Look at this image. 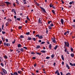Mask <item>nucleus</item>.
<instances>
[{"instance_id":"obj_47","label":"nucleus","mask_w":75,"mask_h":75,"mask_svg":"<svg viewBox=\"0 0 75 75\" xmlns=\"http://www.w3.org/2000/svg\"><path fill=\"white\" fill-rule=\"evenodd\" d=\"M23 48H24L26 50H27V47H23Z\"/></svg>"},{"instance_id":"obj_54","label":"nucleus","mask_w":75,"mask_h":75,"mask_svg":"<svg viewBox=\"0 0 75 75\" xmlns=\"http://www.w3.org/2000/svg\"><path fill=\"white\" fill-rule=\"evenodd\" d=\"M6 42H8V39H6Z\"/></svg>"},{"instance_id":"obj_43","label":"nucleus","mask_w":75,"mask_h":75,"mask_svg":"<svg viewBox=\"0 0 75 75\" xmlns=\"http://www.w3.org/2000/svg\"><path fill=\"white\" fill-rule=\"evenodd\" d=\"M21 28H22V26H20L19 27V29H21Z\"/></svg>"},{"instance_id":"obj_10","label":"nucleus","mask_w":75,"mask_h":75,"mask_svg":"<svg viewBox=\"0 0 75 75\" xmlns=\"http://www.w3.org/2000/svg\"><path fill=\"white\" fill-rule=\"evenodd\" d=\"M41 52H42V53H45L46 52V51L45 50H42L40 51Z\"/></svg>"},{"instance_id":"obj_5","label":"nucleus","mask_w":75,"mask_h":75,"mask_svg":"<svg viewBox=\"0 0 75 75\" xmlns=\"http://www.w3.org/2000/svg\"><path fill=\"white\" fill-rule=\"evenodd\" d=\"M2 70L3 72H4V73H5V74H7V71H6L5 70V69H2Z\"/></svg>"},{"instance_id":"obj_24","label":"nucleus","mask_w":75,"mask_h":75,"mask_svg":"<svg viewBox=\"0 0 75 75\" xmlns=\"http://www.w3.org/2000/svg\"><path fill=\"white\" fill-rule=\"evenodd\" d=\"M7 21H8V22H9V21H10L11 22V21L12 20L11 19H7Z\"/></svg>"},{"instance_id":"obj_60","label":"nucleus","mask_w":75,"mask_h":75,"mask_svg":"<svg viewBox=\"0 0 75 75\" xmlns=\"http://www.w3.org/2000/svg\"><path fill=\"white\" fill-rule=\"evenodd\" d=\"M2 43V41H0V45H1V44Z\"/></svg>"},{"instance_id":"obj_18","label":"nucleus","mask_w":75,"mask_h":75,"mask_svg":"<svg viewBox=\"0 0 75 75\" xmlns=\"http://www.w3.org/2000/svg\"><path fill=\"white\" fill-rule=\"evenodd\" d=\"M48 28H49L50 30H51V29H52V27H51V26L49 25L48 26Z\"/></svg>"},{"instance_id":"obj_7","label":"nucleus","mask_w":75,"mask_h":75,"mask_svg":"<svg viewBox=\"0 0 75 75\" xmlns=\"http://www.w3.org/2000/svg\"><path fill=\"white\" fill-rule=\"evenodd\" d=\"M64 20L63 19H61V22L62 24H64Z\"/></svg>"},{"instance_id":"obj_64","label":"nucleus","mask_w":75,"mask_h":75,"mask_svg":"<svg viewBox=\"0 0 75 75\" xmlns=\"http://www.w3.org/2000/svg\"><path fill=\"white\" fill-rule=\"evenodd\" d=\"M71 2V3L72 4V3H73V4H74V1H72Z\"/></svg>"},{"instance_id":"obj_45","label":"nucleus","mask_w":75,"mask_h":75,"mask_svg":"<svg viewBox=\"0 0 75 75\" xmlns=\"http://www.w3.org/2000/svg\"><path fill=\"white\" fill-rule=\"evenodd\" d=\"M36 5H37L38 6H39V4H38V3H36Z\"/></svg>"},{"instance_id":"obj_57","label":"nucleus","mask_w":75,"mask_h":75,"mask_svg":"<svg viewBox=\"0 0 75 75\" xmlns=\"http://www.w3.org/2000/svg\"><path fill=\"white\" fill-rule=\"evenodd\" d=\"M35 58H36L35 57H32V59H35Z\"/></svg>"},{"instance_id":"obj_23","label":"nucleus","mask_w":75,"mask_h":75,"mask_svg":"<svg viewBox=\"0 0 75 75\" xmlns=\"http://www.w3.org/2000/svg\"><path fill=\"white\" fill-rule=\"evenodd\" d=\"M31 40V38L29 37H28V38L27 39V40Z\"/></svg>"},{"instance_id":"obj_15","label":"nucleus","mask_w":75,"mask_h":75,"mask_svg":"<svg viewBox=\"0 0 75 75\" xmlns=\"http://www.w3.org/2000/svg\"><path fill=\"white\" fill-rule=\"evenodd\" d=\"M1 73L2 75H5V74H6V73H5L3 72H1Z\"/></svg>"},{"instance_id":"obj_48","label":"nucleus","mask_w":75,"mask_h":75,"mask_svg":"<svg viewBox=\"0 0 75 75\" xmlns=\"http://www.w3.org/2000/svg\"><path fill=\"white\" fill-rule=\"evenodd\" d=\"M18 74H21V71H18Z\"/></svg>"},{"instance_id":"obj_22","label":"nucleus","mask_w":75,"mask_h":75,"mask_svg":"<svg viewBox=\"0 0 75 75\" xmlns=\"http://www.w3.org/2000/svg\"><path fill=\"white\" fill-rule=\"evenodd\" d=\"M5 3H6V4H10L9 2L7 1L5 2Z\"/></svg>"},{"instance_id":"obj_50","label":"nucleus","mask_w":75,"mask_h":75,"mask_svg":"<svg viewBox=\"0 0 75 75\" xmlns=\"http://www.w3.org/2000/svg\"><path fill=\"white\" fill-rule=\"evenodd\" d=\"M50 23H51V21H50L49 22H48V23L49 24H50Z\"/></svg>"},{"instance_id":"obj_44","label":"nucleus","mask_w":75,"mask_h":75,"mask_svg":"<svg viewBox=\"0 0 75 75\" xmlns=\"http://www.w3.org/2000/svg\"><path fill=\"white\" fill-rule=\"evenodd\" d=\"M50 57H46V59H50Z\"/></svg>"},{"instance_id":"obj_29","label":"nucleus","mask_w":75,"mask_h":75,"mask_svg":"<svg viewBox=\"0 0 75 75\" xmlns=\"http://www.w3.org/2000/svg\"><path fill=\"white\" fill-rule=\"evenodd\" d=\"M45 42H42L41 43V45H42V44H45Z\"/></svg>"},{"instance_id":"obj_41","label":"nucleus","mask_w":75,"mask_h":75,"mask_svg":"<svg viewBox=\"0 0 75 75\" xmlns=\"http://www.w3.org/2000/svg\"><path fill=\"white\" fill-rule=\"evenodd\" d=\"M20 50L21 51H22V52L24 50H23V48L21 49Z\"/></svg>"},{"instance_id":"obj_19","label":"nucleus","mask_w":75,"mask_h":75,"mask_svg":"<svg viewBox=\"0 0 75 75\" xmlns=\"http://www.w3.org/2000/svg\"><path fill=\"white\" fill-rule=\"evenodd\" d=\"M71 57H74V54L73 53H71Z\"/></svg>"},{"instance_id":"obj_11","label":"nucleus","mask_w":75,"mask_h":75,"mask_svg":"<svg viewBox=\"0 0 75 75\" xmlns=\"http://www.w3.org/2000/svg\"><path fill=\"white\" fill-rule=\"evenodd\" d=\"M58 47V45H56V46L54 47V49L56 50L57 48V47Z\"/></svg>"},{"instance_id":"obj_58","label":"nucleus","mask_w":75,"mask_h":75,"mask_svg":"<svg viewBox=\"0 0 75 75\" xmlns=\"http://www.w3.org/2000/svg\"><path fill=\"white\" fill-rule=\"evenodd\" d=\"M62 64L63 65H64V62H62Z\"/></svg>"},{"instance_id":"obj_62","label":"nucleus","mask_w":75,"mask_h":75,"mask_svg":"<svg viewBox=\"0 0 75 75\" xmlns=\"http://www.w3.org/2000/svg\"><path fill=\"white\" fill-rule=\"evenodd\" d=\"M15 40L14 41L12 42V43L13 44H14L15 43Z\"/></svg>"},{"instance_id":"obj_34","label":"nucleus","mask_w":75,"mask_h":75,"mask_svg":"<svg viewBox=\"0 0 75 75\" xmlns=\"http://www.w3.org/2000/svg\"><path fill=\"white\" fill-rule=\"evenodd\" d=\"M50 26L51 27H53V26H54V24L52 23H51L50 24Z\"/></svg>"},{"instance_id":"obj_12","label":"nucleus","mask_w":75,"mask_h":75,"mask_svg":"<svg viewBox=\"0 0 75 75\" xmlns=\"http://www.w3.org/2000/svg\"><path fill=\"white\" fill-rule=\"evenodd\" d=\"M3 58L1 57H0V62H2L3 61Z\"/></svg>"},{"instance_id":"obj_55","label":"nucleus","mask_w":75,"mask_h":75,"mask_svg":"<svg viewBox=\"0 0 75 75\" xmlns=\"http://www.w3.org/2000/svg\"><path fill=\"white\" fill-rule=\"evenodd\" d=\"M17 20H18V21H19L20 20V18H17Z\"/></svg>"},{"instance_id":"obj_21","label":"nucleus","mask_w":75,"mask_h":75,"mask_svg":"<svg viewBox=\"0 0 75 75\" xmlns=\"http://www.w3.org/2000/svg\"><path fill=\"white\" fill-rule=\"evenodd\" d=\"M26 18L27 20H28V21H30V18H28V16H27Z\"/></svg>"},{"instance_id":"obj_53","label":"nucleus","mask_w":75,"mask_h":75,"mask_svg":"<svg viewBox=\"0 0 75 75\" xmlns=\"http://www.w3.org/2000/svg\"><path fill=\"white\" fill-rule=\"evenodd\" d=\"M51 57H52V58H54V55H52Z\"/></svg>"},{"instance_id":"obj_33","label":"nucleus","mask_w":75,"mask_h":75,"mask_svg":"<svg viewBox=\"0 0 75 75\" xmlns=\"http://www.w3.org/2000/svg\"><path fill=\"white\" fill-rule=\"evenodd\" d=\"M64 44H65L66 46H67V43L66 42H64Z\"/></svg>"},{"instance_id":"obj_30","label":"nucleus","mask_w":75,"mask_h":75,"mask_svg":"<svg viewBox=\"0 0 75 75\" xmlns=\"http://www.w3.org/2000/svg\"><path fill=\"white\" fill-rule=\"evenodd\" d=\"M1 65L2 66V67H4V64H3V63H1Z\"/></svg>"},{"instance_id":"obj_16","label":"nucleus","mask_w":75,"mask_h":75,"mask_svg":"<svg viewBox=\"0 0 75 75\" xmlns=\"http://www.w3.org/2000/svg\"><path fill=\"white\" fill-rule=\"evenodd\" d=\"M66 67L68 69H69V68H70L69 66L68 65V64H66Z\"/></svg>"},{"instance_id":"obj_52","label":"nucleus","mask_w":75,"mask_h":75,"mask_svg":"<svg viewBox=\"0 0 75 75\" xmlns=\"http://www.w3.org/2000/svg\"><path fill=\"white\" fill-rule=\"evenodd\" d=\"M67 49H66V48H65L64 50V51L65 52H67Z\"/></svg>"},{"instance_id":"obj_8","label":"nucleus","mask_w":75,"mask_h":75,"mask_svg":"<svg viewBox=\"0 0 75 75\" xmlns=\"http://www.w3.org/2000/svg\"><path fill=\"white\" fill-rule=\"evenodd\" d=\"M39 23H41L42 22H41V18H40L39 19Z\"/></svg>"},{"instance_id":"obj_49","label":"nucleus","mask_w":75,"mask_h":75,"mask_svg":"<svg viewBox=\"0 0 75 75\" xmlns=\"http://www.w3.org/2000/svg\"><path fill=\"white\" fill-rule=\"evenodd\" d=\"M67 47H69V43H67Z\"/></svg>"},{"instance_id":"obj_14","label":"nucleus","mask_w":75,"mask_h":75,"mask_svg":"<svg viewBox=\"0 0 75 75\" xmlns=\"http://www.w3.org/2000/svg\"><path fill=\"white\" fill-rule=\"evenodd\" d=\"M62 59L63 61L64 60V57L63 55H62Z\"/></svg>"},{"instance_id":"obj_35","label":"nucleus","mask_w":75,"mask_h":75,"mask_svg":"<svg viewBox=\"0 0 75 75\" xmlns=\"http://www.w3.org/2000/svg\"><path fill=\"white\" fill-rule=\"evenodd\" d=\"M30 32H28L26 33V35H29V34H30Z\"/></svg>"},{"instance_id":"obj_2","label":"nucleus","mask_w":75,"mask_h":75,"mask_svg":"<svg viewBox=\"0 0 75 75\" xmlns=\"http://www.w3.org/2000/svg\"><path fill=\"white\" fill-rule=\"evenodd\" d=\"M4 45L5 46V45H6V46H8V45H9V46H10V44L8 43H4Z\"/></svg>"},{"instance_id":"obj_38","label":"nucleus","mask_w":75,"mask_h":75,"mask_svg":"<svg viewBox=\"0 0 75 75\" xmlns=\"http://www.w3.org/2000/svg\"><path fill=\"white\" fill-rule=\"evenodd\" d=\"M58 70H57L55 72V74H58Z\"/></svg>"},{"instance_id":"obj_39","label":"nucleus","mask_w":75,"mask_h":75,"mask_svg":"<svg viewBox=\"0 0 75 75\" xmlns=\"http://www.w3.org/2000/svg\"><path fill=\"white\" fill-rule=\"evenodd\" d=\"M40 36V35H37L35 36V37H38V38H39V37Z\"/></svg>"},{"instance_id":"obj_26","label":"nucleus","mask_w":75,"mask_h":75,"mask_svg":"<svg viewBox=\"0 0 75 75\" xmlns=\"http://www.w3.org/2000/svg\"><path fill=\"white\" fill-rule=\"evenodd\" d=\"M14 75H18V74L17 73V72H15L14 73Z\"/></svg>"},{"instance_id":"obj_59","label":"nucleus","mask_w":75,"mask_h":75,"mask_svg":"<svg viewBox=\"0 0 75 75\" xmlns=\"http://www.w3.org/2000/svg\"><path fill=\"white\" fill-rule=\"evenodd\" d=\"M71 75V74L69 73H68L66 74V75Z\"/></svg>"},{"instance_id":"obj_46","label":"nucleus","mask_w":75,"mask_h":75,"mask_svg":"<svg viewBox=\"0 0 75 75\" xmlns=\"http://www.w3.org/2000/svg\"><path fill=\"white\" fill-rule=\"evenodd\" d=\"M52 12L53 13H54V14H55V11H54V10H52Z\"/></svg>"},{"instance_id":"obj_32","label":"nucleus","mask_w":75,"mask_h":75,"mask_svg":"<svg viewBox=\"0 0 75 75\" xmlns=\"http://www.w3.org/2000/svg\"><path fill=\"white\" fill-rule=\"evenodd\" d=\"M20 37L21 38H24V36H23L22 35H21L20 36Z\"/></svg>"},{"instance_id":"obj_51","label":"nucleus","mask_w":75,"mask_h":75,"mask_svg":"<svg viewBox=\"0 0 75 75\" xmlns=\"http://www.w3.org/2000/svg\"><path fill=\"white\" fill-rule=\"evenodd\" d=\"M67 54H69V52L68 51H67Z\"/></svg>"},{"instance_id":"obj_4","label":"nucleus","mask_w":75,"mask_h":75,"mask_svg":"<svg viewBox=\"0 0 75 75\" xmlns=\"http://www.w3.org/2000/svg\"><path fill=\"white\" fill-rule=\"evenodd\" d=\"M52 40L53 42H54V43H55L56 42V41H55V38H54L53 39H52Z\"/></svg>"},{"instance_id":"obj_40","label":"nucleus","mask_w":75,"mask_h":75,"mask_svg":"<svg viewBox=\"0 0 75 75\" xmlns=\"http://www.w3.org/2000/svg\"><path fill=\"white\" fill-rule=\"evenodd\" d=\"M2 34H4L6 33V32H4V31H2Z\"/></svg>"},{"instance_id":"obj_17","label":"nucleus","mask_w":75,"mask_h":75,"mask_svg":"<svg viewBox=\"0 0 75 75\" xmlns=\"http://www.w3.org/2000/svg\"><path fill=\"white\" fill-rule=\"evenodd\" d=\"M36 54H38V55H41V53L37 52H36Z\"/></svg>"},{"instance_id":"obj_20","label":"nucleus","mask_w":75,"mask_h":75,"mask_svg":"<svg viewBox=\"0 0 75 75\" xmlns=\"http://www.w3.org/2000/svg\"><path fill=\"white\" fill-rule=\"evenodd\" d=\"M43 37H42V35H41L40 36H39V38H40V39H42Z\"/></svg>"},{"instance_id":"obj_42","label":"nucleus","mask_w":75,"mask_h":75,"mask_svg":"<svg viewBox=\"0 0 75 75\" xmlns=\"http://www.w3.org/2000/svg\"><path fill=\"white\" fill-rule=\"evenodd\" d=\"M31 54H35V53L33 52H32Z\"/></svg>"},{"instance_id":"obj_27","label":"nucleus","mask_w":75,"mask_h":75,"mask_svg":"<svg viewBox=\"0 0 75 75\" xmlns=\"http://www.w3.org/2000/svg\"><path fill=\"white\" fill-rule=\"evenodd\" d=\"M4 28V25H2V27H1V28L2 30H4V29L3 28Z\"/></svg>"},{"instance_id":"obj_31","label":"nucleus","mask_w":75,"mask_h":75,"mask_svg":"<svg viewBox=\"0 0 75 75\" xmlns=\"http://www.w3.org/2000/svg\"><path fill=\"white\" fill-rule=\"evenodd\" d=\"M33 40L34 41H36V39L35 38H33Z\"/></svg>"},{"instance_id":"obj_28","label":"nucleus","mask_w":75,"mask_h":75,"mask_svg":"<svg viewBox=\"0 0 75 75\" xmlns=\"http://www.w3.org/2000/svg\"><path fill=\"white\" fill-rule=\"evenodd\" d=\"M8 23L7 22L6 23V26H8Z\"/></svg>"},{"instance_id":"obj_6","label":"nucleus","mask_w":75,"mask_h":75,"mask_svg":"<svg viewBox=\"0 0 75 75\" xmlns=\"http://www.w3.org/2000/svg\"><path fill=\"white\" fill-rule=\"evenodd\" d=\"M69 64L71 66H75V64H72L71 62H69Z\"/></svg>"},{"instance_id":"obj_63","label":"nucleus","mask_w":75,"mask_h":75,"mask_svg":"<svg viewBox=\"0 0 75 75\" xmlns=\"http://www.w3.org/2000/svg\"><path fill=\"white\" fill-rule=\"evenodd\" d=\"M52 6H53V5H50V7H52Z\"/></svg>"},{"instance_id":"obj_37","label":"nucleus","mask_w":75,"mask_h":75,"mask_svg":"<svg viewBox=\"0 0 75 75\" xmlns=\"http://www.w3.org/2000/svg\"><path fill=\"white\" fill-rule=\"evenodd\" d=\"M71 51H72V52H73L74 50H73V48L72 47H71Z\"/></svg>"},{"instance_id":"obj_13","label":"nucleus","mask_w":75,"mask_h":75,"mask_svg":"<svg viewBox=\"0 0 75 75\" xmlns=\"http://www.w3.org/2000/svg\"><path fill=\"white\" fill-rule=\"evenodd\" d=\"M22 46L20 44H19L18 45V48H21V47Z\"/></svg>"},{"instance_id":"obj_36","label":"nucleus","mask_w":75,"mask_h":75,"mask_svg":"<svg viewBox=\"0 0 75 75\" xmlns=\"http://www.w3.org/2000/svg\"><path fill=\"white\" fill-rule=\"evenodd\" d=\"M40 46H37V47H36L37 48H40Z\"/></svg>"},{"instance_id":"obj_56","label":"nucleus","mask_w":75,"mask_h":75,"mask_svg":"<svg viewBox=\"0 0 75 75\" xmlns=\"http://www.w3.org/2000/svg\"><path fill=\"white\" fill-rule=\"evenodd\" d=\"M14 10H15L14 9H12V11H11L12 12H14Z\"/></svg>"},{"instance_id":"obj_61","label":"nucleus","mask_w":75,"mask_h":75,"mask_svg":"<svg viewBox=\"0 0 75 75\" xmlns=\"http://www.w3.org/2000/svg\"><path fill=\"white\" fill-rule=\"evenodd\" d=\"M61 1L62 2V4H64V1H63V0H62Z\"/></svg>"},{"instance_id":"obj_25","label":"nucleus","mask_w":75,"mask_h":75,"mask_svg":"<svg viewBox=\"0 0 75 75\" xmlns=\"http://www.w3.org/2000/svg\"><path fill=\"white\" fill-rule=\"evenodd\" d=\"M4 58H5V59H7V56L6 55H4Z\"/></svg>"},{"instance_id":"obj_3","label":"nucleus","mask_w":75,"mask_h":75,"mask_svg":"<svg viewBox=\"0 0 75 75\" xmlns=\"http://www.w3.org/2000/svg\"><path fill=\"white\" fill-rule=\"evenodd\" d=\"M69 33V31H67L65 33H64V35H66V34H67V35H68Z\"/></svg>"},{"instance_id":"obj_1","label":"nucleus","mask_w":75,"mask_h":75,"mask_svg":"<svg viewBox=\"0 0 75 75\" xmlns=\"http://www.w3.org/2000/svg\"><path fill=\"white\" fill-rule=\"evenodd\" d=\"M40 8H41L42 10V12H43V13H46V11H45V10L44 8H42L41 6H40Z\"/></svg>"},{"instance_id":"obj_9","label":"nucleus","mask_w":75,"mask_h":75,"mask_svg":"<svg viewBox=\"0 0 75 75\" xmlns=\"http://www.w3.org/2000/svg\"><path fill=\"white\" fill-rule=\"evenodd\" d=\"M52 47V45H51V44H50L49 45V49H50V50H51Z\"/></svg>"}]
</instances>
